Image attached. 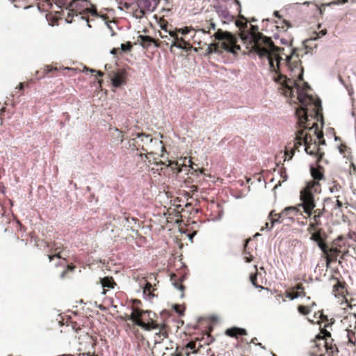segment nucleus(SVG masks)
Wrapping results in <instances>:
<instances>
[{"label":"nucleus","mask_w":356,"mask_h":356,"mask_svg":"<svg viewBox=\"0 0 356 356\" xmlns=\"http://www.w3.org/2000/svg\"><path fill=\"white\" fill-rule=\"evenodd\" d=\"M300 128L296 131V138L293 147H286L284 153V161L290 160L294 154L295 150L298 151L300 146L304 145L307 154L316 157V163H320L324 156V152H321L320 145H325V140L323 138V133L319 129L316 122L312 124L307 123L298 125Z\"/></svg>","instance_id":"f257e3e1"},{"label":"nucleus","mask_w":356,"mask_h":356,"mask_svg":"<svg viewBox=\"0 0 356 356\" xmlns=\"http://www.w3.org/2000/svg\"><path fill=\"white\" fill-rule=\"evenodd\" d=\"M241 40L244 43L250 44L261 58H266L268 60L270 70H277L281 61L284 60L282 55L283 48L276 47L270 38L264 36L258 31V26L251 25L250 31H241L240 34Z\"/></svg>","instance_id":"f03ea898"},{"label":"nucleus","mask_w":356,"mask_h":356,"mask_svg":"<svg viewBox=\"0 0 356 356\" xmlns=\"http://www.w3.org/2000/svg\"><path fill=\"white\" fill-rule=\"evenodd\" d=\"M280 67V65H279ZM275 72V75L273 76L275 81L279 83L281 85L282 90V93L286 97L293 96V86L296 88L298 95V99L301 104V106L298 108L296 111V115L298 118V124L302 125L310 122L309 117L312 119H314L315 117L318 115V109L315 111V115H308V105H312L313 97L309 95L306 92L300 90L299 85L296 81L292 80L286 77V76L281 74L280 67L277 70H272Z\"/></svg>","instance_id":"7ed1b4c3"},{"label":"nucleus","mask_w":356,"mask_h":356,"mask_svg":"<svg viewBox=\"0 0 356 356\" xmlns=\"http://www.w3.org/2000/svg\"><path fill=\"white\" fill-rule=\"evenodd\" d=\"M127 319L133 321L136 325L145 330H157L154 334V343H159L168 337L170 330L165 323H159L151 317V312L134 309Z\"/></svg>","instance_id":"20e7f679"},{"label":"nucleus","mask_w":356,"mask_h":356,"mask_svg":"<svg viewBox=\"0 0 356 356\" xmlns=\"http://www.w3.org/2000/svg\"><path fill=\"white\" fill-rule=\"evenodd\" d=\"M197 36L196 34L193 36V42L195 44L197 43L199 48H202L204 45L207 46V54L212 53L222 54L224 51L235 54L241 49L240 46L237 44V38L230 32L224 31L222 29H218L213 35L217 42L209 44L206 42L202 44L201 41H197Z\"/></svg>","instance_id":"39448f33"},{"label":"nucleus","mask_w":356,"mask_h":356,"mask_svg":"<svg viewBox=\"0 0 356 356\" xmlns=\"http://www.w3.org/2000/svg\"><path fill=\"white\" fill-rule=\"evenodd\" d=\"M339 350L331 334L326 329H321L319 334L309 343L310 356H338Z\"/></svg>","instance_id":"423d86ee"},{"label":"nucleus","mask_w":356,"mask_h":356,"mask_svg":"<svg viewBox=\"0 0 356 356\" xmlns=\"http://www.w3.org/2000/svg\"><path fill=\"white\" fill-rule=\"evenodd\" d=\"M321 184L315 182H308L306 186L300 191V200L301 202L298 204L299 209L302 208L307 217H311L312 211L316 207L314 193L321 192Z\"/></svg>","instance_id":"0eeeda50"},{"label":"nucleus","mask_w":356,"mask_h":356,"mask_svg":"<svg viewBox=\"0 0 356 356\" xmlns=\"http://www.w3.org/2000/svg\"><path fill=\"white\" fill-rule=\"evenodd\" d=\"M68 13L66 18L67 22L71 23L74 16L81 15V18L84 19V15L90 14L97 15V10L95 6L87 0H72L68 6Z\"/></svg>","instance_id":"6e6552de"},{"label":"nucleus","mask_w":356,"mask_h":356,"mask_svg":"<svg viewBox=\"0 0 356 356\" xmlns=\"http://www.w3.org/2000/svg\"><path fill=\"white\" fill-rule=\"evenodd\" d=\"M330 281L332 284L333 295L339 299L341 304L346 303L348 305V302L346 298L348 294L347 284L343 280L342 276L339 272H335V273L330 277Z\"/></svg>","instance_id":"1a4fd4ad"},{"label":"nucleus","mask_w":356,"mask_h":356,"mask_svg":"<svg viewBox=\"0 0 356 356\" xmlns=\"http://www.w3.org/2000/svg\"><path fill=\"white\" fill-rule=\"evenodd\" d=\"M152 137L149 134H138L136 138L130 140V145H134L137 150L145 152V145L149 146L152 142Z\"/></svg>","instance_id":"9d476101"},{"label":"nucleus","mask_w":356,"mask_h":356,"mask_svg":"<svg viewBox=\"0 0 356 356\" xmlns=\"http://www.w3.org/2000/svg\"><path fill=\"white\" fill-rule=\"evenodd\" d=\"M112 84L114 87L118 88L127 83V72L124 69H118L109 74Z\"/></svg>","instance_id":"9b49d317"},{"label":"nucleus","mask_w":356,"mask_h":356,"mask_svg":"<svg viewBox=\"0 0 356 356\" xmlns=\"http://www.w3.org/2000/svg\"><path fill=\"white\" fill-rule=\"evenodd\" d=\"M169 35L172 38L171 51L174 47L186 50H189L192 48V45L186 41L183 37H179L178 33L176 34V31H169Z\"/></svg>","instance_id":"f8f14e48"},{"label":"nucleus","mask_w":356,"mask_h":356,"mask_svg":"<svg viewBox=\"0 0 356 356\" xmlns=\"http://www.w3.org/2000/svg\"><path fill=\"white\" fill-rule=\"evenodd\" d=\"M152 143H150L149 146L145 145L144 154L147 157V154H159L163 153L165 150V147L162 140L156 138H152Z\"/></svg>","instance_id":"ddd939ff"},{"label":"nucleus","mask_w":356,"mask_h":356,"mask_svg":"<svg viewBox=\"0 0 356 356\" xmlns=\"http://www.w3.org/2000/svg\"><path fill=\"white\" fill-rule=\"evenodd\" d=\"M321 251L325 259V266L327 268H329L332 263L336 262L338 257L341 254L340 250H337L327 245L325 246V250Z\"/></svg>","instance_id":"4468645a"},{"label":"nucleus","mask_w":356,"mask_h":356,"mask_svg":"<svg viewBox=\"0 0 356 356\" xmlns=\"http://www.w3.org/2000/svg\"><path fill=\"white\" fill-rule=\"evenodd\" d=\"M285 295L290 300L305 296V287L302 283H298L294 286L288 289L285 292Z\"/></svg>","instance_id":"2eb2a0df"},{"label":"nucleus","mask_w":356,"mask_h":356,"mask_svg":"<svg viewBox=\"0 0 356 356\" xmlns=\"http://www.w3.org/2000/svg\"><path fill=\"white\" fill-rule=\"evenodd\" d=\"M313 231L314 232L312 233L310 239L316 243L317 245L321 250H324L327 245L325 243L326 234L323 232L322 229H316Z\"/></svg>","instance_id":"dca6fc26"},{"label":"nucleus","mask_w":356,"mask_h":356,"mask_svg":"<svg viewBox=\"0 0 356 356\" xmlns=\"http://www.w3.org/2000/svg\"><path fill=\"white\" fill-rule=\"evenodd\" d=\"M186 278V274L181 273H174L170 275V281L175 288L181 292V296H184L185 286L182 284L183 281Z\"/></svg>","instance_id":"f3484780"},{"label":"nucleus","mask_w":356,"mask_h":356,"mask_svg":"<svg viewBox=\"0 0 356 356\" xmlns=\"http://www.w3.org/2000/svg\"><path fill=\"white\" fill-rule=\"evenodd\" d=\"M316 167L311 166L310 168V172L313 180L310 181L309 182H315L318 184H321L319 181L325 179V170L323 167L319 165V163H316Z\"/></svg>","instance_id":"a211bd4d"},{"label":"nucleus","mask_w":356,"mask_h":356,"mask_svg":"<svg viewBox=\"0 0 356 356\" xmlns=\"http://www.w3.org/2000/svg\"><path fill=\"white\" fill-rule=\"evenodd\" d=\"M346 239V236L343 235H340L337 236L335 239H334L330 245L332 248L336 249L337 250H340L342 255L341 256V259H343L344 254L348 252V250L346 249V243L344 240Z\"/></svg>","instance_id":"6ab92c4d"},{"label":"nucleus","mask_w":356,"mask_h":356,"mask_svg":"<svg viewBox=\"0 0 356 356\" xmlns=\"http://www.w3.org/2000/svg\"><path fill=\"white\" fill-rule=\"evenodd\" d=\"M281 215L284 216V218L293 219L294 217L298 215H302L299 207L298 205L294 207H288L284 208L282 212Z\"/></svg>","instance_id":"aec40b11"},{"label":"nucleus","mask_w":356,"mask_h":356,"mask_svg":"<svg viewBox=\"0 0 356 356\" xmlns=\"http://www.w3.org/2000/svg\"><path fill=\"white\" fill-rule=\"evenodd\" d=\"M140 40V44L144 48L149 47L152 44H154L155 47H160L161 42L159 39H154L149 35H139Z\"/></svg>","instance_id":"412c9836"},{"label":"nucleus","mask_w":356,"mask_h":356,"mask_svg":"<svg viewBox=\"0 0 356 356\" xmlns=\"http://www.w3.org/2000/svg\"><path fill=\"white\" fill-rule=\"evenodd\" d=\"M155 164L160 167L161 170H163L165 167H170L174 172L179 173L182 170L179 164L177 161H168V164L162 161H155Z\"/></svg>","instance_id":"4be33fe9"},{"label":"nucleus","mask_w":356,"mask_h":356,"mask_svg":"<svg viewBox=\"0 0 356 356\" xmlns=\"http://www.w3.org/2000/svg\"><path fill=\"white\" fill-rule=\"evenodd\" d=\"M225 334L228 337L238 339L239 336H245L247 335V331L245 329L233 327L231 328H228L225 330Z\"/></svg>","instance_id":"5701e85b"},{"label":"nucleus","mask_w":356,"mask_h":356,"mask_svg":"<svg viewBox=\"0 0 356 356\" xmlns=\"http://www.w3.org/2000/svg\"><path fill=\"white\" fill-rule=\"evenodd\" d=\"M50 248L51 252L54 253V254H49L48 257L49 261H52L54 257L60 258V252L63 249V246L61 243H56L55 242L50 243L48 245Z\"/></svg>","instance_id":"b1692460"},{"label":"nucleus","mask_w":356,"mask_h":356,"mask_svg":"<svg viewBox=\"0 0 356 356\" xmlns=\"http://www.w3.org/2000/svg\"><path fill=\"white\" fill-rule=\"evenodd\" d=\"M60 68H58L56 66H54L53 65H45L43 68H41L40 71H38V74H41L40 78H43L48 74H51V76H54L55 73L58 72Z\"/></svg>","instance_id":"393cba45"},{"label":"nucleus","mask_w":356,"mask_h":356,"mask_svg":"<svg viewBox=\"0 0 356 356\" xmlns=\"http://www.w3.org/2000/svg\"><path fill=\"white\" fill-rule=\"evenodd\" d=\"M295 53L296 49H293L291 51V54L289 56L286 55V59L284 60V64L291 71H293L295 68H298L299 65L300 63V60L299 59L298 60H295L293 63L291 62L292 57L295 54Z\"/></svg>","instance_id":"a878e982"},{"label":"nucleus","mask_w":356,"mask_h":356,"mask_svg":"<svg viewBox=\"0 0 356 356\" xmlns=\"http://www.w3.org/2000/svg\"><path fill=\"white\" fill-rule=\"evenodd\" d=\"M100 282H101L102 287L104 288V289H103L104 294H105L106 292L105 288L113 289L117 285V284L115 283V282L114 281V280L112 277H104V278H102L100 280Z\"/></svg>","instance_id":"bb28decb"},{"label":"nucleus","mask_w":356,"mask_h":356,"mask_svg":"<svg viewBox=\"0 0 356 356\" xmlns=\"http://www.w3.org/2000/svg\"><path fill=\"white\" fill-rule=\"evenodd\" d=\"M309 218L312 221L309 225L308 231L312 232V230L321 229L319 227L322 225V222L321 220V217H319L318 216H312Z\"/></svg>","instance_id":"cd10ccee"},{"label":"nucleus","mask_w":356,"mask_h":356,"mask_svg":"<svg viewBox=\"0 0 356 356\" xmlns=\"http://www.w3.org/2000/svg\"><path fill=\"white\" fill-rule=\"evenodd\" d=\"M284 218V216L281 215V212L277 213L274 210L271 211L268 215V219L270 221V227H273L275 222H282Z\"/></svg>","instance_id":"c85d7f7f"},{"label":"nucleus","mask_w":356,"mask_h":356,"mask_svg":"<svg viewBox=\"0 0 356 356\" xmlns=\"http://www.w3.org/2000/svg\"><path fill=\"white\" fill-rule=\"evenodd\" d=\"M316 306L314 302L311 303L307 302L305 305H300L298 307V311L302 315H307L312 312V308Z\"/></svg>","instance_id":"c756f323"},{"label":"nucleus","mask_w":356,"mask_h":356,"mask_svg":"<svg viewBox=\"0 0 356 356\" xmlns=\"http://www.w3.org/2000/svg\"><path fill=\"white\" fill-rule=\"evenodd\" d=\"M346 337L348 339V346L356 347V336L355 332L351 330H346Z\"/></svg>","instance_id":"7c9ffc66"},{"label":"nucleus","mask_w":356,"mask_h":356,"mask_svg":"<svg viewBox=\"0 0 356 356\" xmlns=\"http://www.w3.org/2000/svg\"><path fill=\"white\" fill-rule=\"evenodd\" d=\"M181 350H188L193 353H197L198 352V349H196V342L194 341H191L186 345L182 346Z\"/></svg>","instance_id":"2f4dec72"},{"label":"nucleus","mask_w":356,"mask_h":356,"mask_svg":"<svg viewBox=\"0 0 356 356\" xmlns=\"http://www.w3.org/2000/svg\"><path fill=\"white\" fill-rule=\"evenodd\" d=\"M254 268H255V273L253 274H251V275L250 276V280L255 287L263 289V287L257 283V266H254Z\"/></svg>","instance_id":"473e14b6"},{"label":"nucleus","mask_w":356,"mask_h":356,"mask_svg":"<svg viewBox=\"0 0 356 356\" xmlns=\"http://www.w3.org/2000/svg\"><path fill=\"white\" fill-rule=\"evenodd\" d=\"M250 241V238L246 239L245 241V245H244L243 254H245L244 259L246 262H250L253 259V256L252 254H250L249 252H248L247 250H246L248 243H249Z\"/></svg>","instance_id":"72a5a7b5"},{"label":"nucleus","mask_w":356,"mask_h":356,"mask_svg":"<svg viewBox=\"0 0 356 356\" xmlns=\"http://www.w3.org/2000/svg\"><path fill=\"white\" fill-rule=\"evenodd\" d=\"M159 35L163 39L162 41L160 40V42H161V44L165 43V45H167V46L169 45V43L167 40L172 41V38L170 37V35H169V36H168V35L163 33L161 31H159Z\"/></svg>","instance_id":"f704fd0d"},{"label":"nucleus","mask_w":356,"mask_h":356,"mask_svg":"<svg viewBox=\"0 0 356 356\" xmlns=\"http://www.w3.org/2000/svg\"><path fill=\"white\" fill-rule=\"evenodd\" d=\"M341 189V186L337 181L332 182V186L330 188L331 193L339 192Z\"/></svg>","instance_id":"c9c22d12"},{"label":"nucleus","mask_w":356,"mask_h":356,"mask_svg":"<svg viewBox=\"0 0 356 356\" xmlns=\"http://www.w3.org/2000/svg\"><path fill=\"white\" fill-rule=\"evenodd\" d=\"M83 72H90L92 74L96 73L97 75L99 76H104V72H102V71H97V70H93V69H90L89 67H88L86 66L83 67Z\"/></svg>","instance_id":"e433bc0d"},{"label":"nucleus","mask_w":356,"mask_h":356,"mask_svg":"<svg viewBox=\"0 0 356 356\" xmlns=\"http://www.w3.org/2000/svg\"><path fill=\"white\" fill-rule=\"evenodd\" d=\"M190 29L188 27H185L184 29H175L172 31H176V34H181L182 35H185L190 32Z\"/></svg>","instance_id":"4c0bfd02"},{"label":"nucleus","mask_w":356,"mask_h":356,"mask_svg":"<svg viewBox=\"0 0 356 356\" xmlns=\"http://www.w3.org/2000/svg\"><path fill=\"white\" fill-rule=\"evenodd\" d=\"M160 26H161V29L163 31H164V32L165 33H168L169 34V30L168 29V23L167 21H165V20L161 21L160 22ZM170 31H171V30L170 29Z\"/></svg>","instance_id":"58836bf2"},{"label":"nucleus","mask_w":356,"mask_h":356,"mask_svg":"<svg viewBox=\"0 0 356 356\" xmlns=\"http://www.w3.org/2000/svg\"><path fill=\"white\" fill-rule=\"evenodd\" d=\"M132 48V44L130 42H127L126 44H121V51H131Z\"/></svg>","instance_id":"ea45409f"},{"label":"nucleus","mask_w":356,"mask_h":356,"mask_svg":"<svg viewBox=\"0 0 356 356\" xmlns=\"http://www.w3.org/2000/svg\"><path fill=\"white\" fill-rule=\"evenodd\" d=\"M325 211V208L323 209H314L312 211V216H318L319 217H322Z\"/></svg>","instance_id":"a19ab883"},{"label":"nucleus","mask_w":356,"mask_h":356,"mask_svg":"<svg viewBox=\"0 0 356 356\" xmlns=\"http://www.w3.org/2000/svg\"><path fill=\"white\" fill-rule=\"evenodd\" d=\"M208 28H209V31H205L204 29H201L200 31V32L202 33V34L209 33V31L211 29H213V30L216 29V24L213 22H211L210 24H209V26Z\"/></svg>","instance_id":"79ce46f5"},{"label":"nucleus","mask_w":356,"mask_h":356,"mask_svg":"<svg viewBox=\"0 0 356 356\" xmlns=\"http://www.w3.org/2000/svg\"><path fill=\"white\" fill-rule=\"evenodd\" d=\"M86 339L87 340V342L90 344L92 346H93L94 345H95V343L94 341V339H92V337L91 336H90L88 333H86V334L84 335Z\"/></svg>","instance_id":"37998d69"},{"label":"nucleus","mask_w":356,"mask_h":356,"mask_svg":"<svg viewBox=\"0 0 356 356\" xmlns=\"http://www.w3.org/2000/svg\"><path fill=\"white\" fill-rule=\"evenodd\" d=\"M346 238L353 240L356 242V232L350 231L346 236Z\"/></svg>","instance_id":"c03bdc74"},{"label":"nucleus","mask_w":356,"mask_h":356,"mask_svg":"<svg viewBox=\"0 0 356 356\" xmlns=\"http://www.w3.org/2000/svg\"><path fill=\"white\" fill-rule=\"evenodd\" d=\"M280 177L282 179V181H285L287 179V174L286 172V169L282 168L280 172Z\"/></svg>","instance_id":"a18cd8bd"},{"label":"nucleus","mask_w":356,"mask_h":356,"mask_svg":"<svg viewBox=\"0 0 356 356\" xmlns=\"http://www.w3.org/2000/svg\"><path fill=\"white\" fill-rule=\"evenodd\" d=\"M179 353H181L182 356H184V355L190 356L191 354L193 353L191 351H190L188 350H181V348L179 347Z\"/></svg>","instance_id":"49530a36"},{"label":"nucleus","mask_w":356,"mask_h":356,"mask_svg":"<svg viewBox=\"0 0 356 356\" xmlns=\"http://www.w3.org/2000/svg\"><path fill=\"white\" fill-rule=\"evenodd\" d=\"M339 196H337L335 209H341L343 207V203L339 200Z\"/></svg>","instance_id":"de8ad7c7"},{"label":"nucleus","mask_w":356,"mask_h":356,"mask_svg":"<svg viewBox=\"0 0 356 356\" xmlns=\"http://www.w3.org/2000/svg\"><path fill=\"white\" fill-rule=\"evenodd\" d=\"M120 51L121 49L120 48H113L111 51V53L113 55H117L118 54L120 53Z\"/></svg>","instance_id":"09e8293b"},{"label":"nucleus","mask_w":356,"mask_h":356,"mask_svg":"<svg viewBox=\"0 0 356 356\" xmlns=\"http://www.w3.org/2000/svg\"><path fill=\"white\" fill-rule=\"evenodd\" d=\"M346 148H347V146L345 144H341L339 147V152L341 153H344Z\"/></svg>","instance_id":"8fccbe9b"},{"label":"nucleus","mask_w":356,"mask_h":356,"mask_svg":"<svg viewBox=\"0 0 356 356\" xmlns=\"http://www.w3.org/2000/svg\"><path fill=\"white\" fill-rule=\"evenodd\" d=\"M170 356H182L181 354L179 353V347H177L176 350L171 354Z\"/></svg>","instance_id":"3c124183"},{"label":"nucleus","mask_w":356,"mask_h":356,"mask_svg":"<svg viewBox=\"0 0 356 356\" xmlns=\"http://www.w3.org/2000/svg\"><path fill=\"white\" fill-rule=\"evenodd\" d=\"M150 1L151 0H143V3L144 4L145 7L149 9L150 6Z\"/></svg>","instance_id":"603ef678"},{"label":"nucleus","mask_w":356,"mask_h":356,"mask_svg":"<svg viewBox=\"0 0 356 356\" xmlns=\"http://www.w3.org/2000/svg\"><path fill=\"white\" fill-rule=\"evenodd\" d=\"M152 287V284L149 282H147L145 284V291H150Z\"/></svg>","instance_id":"864d4df0"},{"label":"nucleus","mask_w":356,"mask_h":356,"mask_svg":"<svg viewBox=\"0 0 356 356\" xmlns=\"http://www.w3.org/2000/svg\"><path fill=\"white\" fill-rule=\"evenodd\" d=\"M310 87L308 85L307 83H304L303 84V87L302 89H300V90H302V91H306L307 89H309Z\"/></svg>","instance_id":"5fc2aeb1"},{"label":"nucleus","mask_w":356,"mask_h":356,"mask_svg":"<svg viewBox=\"0 0 356 356\" xmlns=\"http://www.w3.org/2000/svg\"><path fill=\"white\" fill-rule=\"evenodd\" d=\"M0 193H5V186L3 182L0 181Z\"/></svg>","instance_id":"6e6d98bb"},{"label":"nucleus","mask_w":356,"mask_h":356,"mask_svg":"<svg viewBox=\"0 0 356 356\" xmlns=\"http://www.w3.org/2000/svg\"><path fill=\"white\" fill-rule=\"evenodd\" d=\"M83 355H87V356H98L96 355H94V353H91L90 351H88L87 353H82Z\"/></svg>","instance_id":"4d7b16f0"},{"label":"nucleus","mask_w":356,"mask_h":356,"mask_svg":"<svg viewBox=\"0 0 356 356\" xmlns=\"http://www.w3.org/2000/svg\"><path fill=\"white\" fill-rule=\"evenodd\" d=\"M25 86L24 83H20L18 86L16 88V89H18L19 90H22L24 89V87Z\"/></svg>","instance_id":"13d9d810"},{"label":"nucleus","mask_w":356,"mask_h":356,"mask_svg":"<svg viewBox=\"0 0 356 356\" xmlns=\"http://www.w3.org/2000/svg\"><path fill=\"white\" fill-rule=\"evenodd\" d=\"M326 33H327V30H326V29H323V30H321V31L318 33V35H321V36H323V35H325Z\"/></svg>","instance_id":"bf43d9fd"},{"label":"nucleus","mask_w":356,"mask_h":356,"mask_svg":"<svg viewBox=\"0 0 356 356\" xmlns=\"http://www.w3.org/2000/svg\"><path fill=\"white\" fill-rule=\"evenodd\" d=\"M320 318H321V321H324V320L327 321V316L323 315L322 312L321 313Z\"/></svg>","instance_id":"052dcab7"},{"label":"nucleus","mask_w":356,"mask_h":356,"mask_svg":"<svg viewBox=\"0 0 356 356\" xmlns=\"http://www.w3.org/2000/svg\"><path fill=\"white\" fill-rule=\"evenodd\" d=\"M257 339L256 337L253 338L251 339L250 342H248L246 341L247 343H254V344H257Z\"/></svg>","instance_id":"680f3d73"},{"label":"nucleus","mask_w":356,"mask_h":356,"mask_svg":"<svg viewBox=\"0 0 356 356\" xmlns=\"http://www.w3.org/2000/svg\"><path fill=\"white\" fill-rule=\"evenodd\" d=\"M72 327L74 330H75V331L77 332L79 330H81V328L79 327H77L76 326V323H74V325H72Z\"/></svg>","instance_id":"e2e57ef3"},{"label":"nucleus","mask_w":356,"mask_h":356,"mask_svg":"<svg viewBox=\"0 0 356 356\" xmlns=\"http://www.w3.org/2000/svg\"><path fill=\"white\" fill-rule=\"evenodd\" d=\"M188 163H190L189 166L191 168V169L194 170L195 171H197V169H195L194 167H193V163L191 161V160L190 159L188 161Z\"/></svg>","instance_id":"0e129e2a"},{"label":"nucleus","mask_w":356,"mask_h":356,"mask_svg":"<svg viewBox=\"0 0 356 356\" xmlns=\"http://www.w3.org/2000/svg\"><path fill=\"white\" fill-rule=\"evenodd\" d=\"M283 23L286 25V29L291 26L289 22L286 20H283Z\"/></svg>","instance_id":"69168bd1"},{"label":"nucleus","mask_w":356,"mask_h":356,"mask_svg":"<svg viewBox=\"0 0 356 356\" xmlns=\"http://www.w3.org/2000/svg\"><path fill=\"white\" fill-rule=\"evenodd\" d=\"M175 311L179 313V314H181L182 312H181L180 309H179V305H176L175 306Z\"/></svg>","instance_id":"338daca9"},{"label":"nucleus","mask_w":356,"mask_h":356,"mask_svg":"<svg viewBox=\"0 0 356 356\" xmlns=\"http://www.w3.org/2000/svg\"><path fill=\"white\" fill-rule=\"evenodd\" d=\"M274 15H275V16H276L277 17H278V18H280V19L281 18V17H280V15H279V13H278L277 11H275V12H274Z\"/></svg>","instance_id":"774afa93"}]
</instances>
